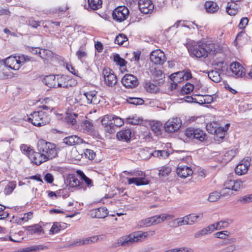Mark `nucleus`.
I'll return each mask as SVG.
<instances>
[{
	"label": "nucleus",
	"instance_id": "nucleus-1",
	"mask_svg": "<svg viewBox=\"0 0 252 252\" xmlns=\"http://www.w3.org/2000/svg\"><path fill=\"white\" fill-rule=\"evenodd\" d=\"M37 150L36 153L31 156L32 162L36 165H39L58 156L56 145L43 139H40L38 141Z\"/></svg>",
	"mask_w": 252,
	"mask_h": 252
},
{
	"label": "nucleus",
	"instance_id": "nucleus-14",
	"mask_svg": "<svg viewBox=\"0 0 252 252\" xmlns=\"http://www.w3.org/2000/svg\"><path fill=\"white\" fill-rule=\"evenodd\" d=\"M151 61L155 64H162L165 61V57L163 52L160 50L153 51L150 55Z\"/></svg>",
	"mask_w": 252,
	"mask_h": 252
},
{
	"label": "nucleus",
	"instance_id": "nucleus-60",
	"mask_svg": "<svg viewBox=\"0 0 252 252\" xmlns=\"http://www.w3.org/2000/svg\"><path fill=\"white\" fill-rule=\"evenodd\" d=\"M249 22V20L247 17H243L240 20L239 24V27L241 29H243L245 28Z\"/></svg>",
	"mask_w": 252,
	"mask_h": 252
},
{
	"label": "nucleus",
	"instance_id": "nucleus-54",
	"mask_svg": "<svg viewBox=\"0 0 252 252\" xmlns=\"http://www.w3.org/2000/svg\"><path fill=\"white\" fill-rule=\"evenodd\" d=\"M151 220L150 218H148L141 220L139 222V225L140 227L150 226L152 225V223L151 222Z\"/></svg>",
	"mask_w": 252,
	"mask_h": 252
},
{
	"label": "nucleus",
	"instance_id": "nucleus-29",
	"mask_svg": "<svg viewBox=\"0 0 252 252\" xmlns=\"http://www.w3.org/2000/svg\"><path fill=\"white\" fill-rule=\"evenodd\" d=\"M65 119L67 123L74 125L76 124L77 121L79 120L78 114L74 112L67 113H66Z\"/></svg>",
	"mask_w": 252,
	"mask_h": 252
},
{
	"label": "nucleus",
	"instance_id": "nucleus-28",
	"mask_svg": "<svg viewBox=\"0 0 252 252\" xmlns=\"http://www.w3.org/2000/svg\"><path fill=\"white\" fill-rule=\"evenodd\" d=\"M102 0H88V9L96 10L101 7Z\"/></svg>",
	"mask_w": 252,
	"mask_h": 252
},
{
	"label": "nucleus",
	"instance_id": "nucleus-49",
	"mask_svg": "<svg viewBox=\"0 0 252 252\" xmlns=\"http://www.w3.org/2000/svg\"><path fill=\"white\" fill-rule=\"evenodd\" d=\"M194 86L190 83H187L185 86H183L182 88V93L185 94H189L193 91Z\"/></svg>",
	"mask_w": 252,
	"mask_h": 252
},
{
	"label": "nucleus",
	"instance_id": "nucleus-10",
	"mask_svg": "<svg viewBox=\"0 0 252 252\" xmlns=\"http://www.w3.org/2000/svg\"><path fill=\"white\" fill-rule=\"evenodd\" d=\"M211 124H207L206 126V128L209 133L211 134H214V139L215 141H218V143H220L222 141L225 134L227 133L226 129H224V128L220 127L217 129H213L210 130L209 127H211Z\"/></svg>",
	"mask_w": 252,
	"mask_h": 252
},
{
	"label": "nucleus",
	"instance_id": "nucleus-52",
	"mask_svg": "<svg viewBox=\"0 0 252 252\" xmlns=\"http://www.w3.org/2000/svg\"><path fill=\"white\" fill-rule=\"evenodd\" d=\"M233 4H234L233 2H228L226 8V12L230 15H235L237 13V10L232 8Z\"/></svg>",
	"mask_w": 252,
	"mask_h": 252
},
{
	"label": "nucleus",
	"instance_id": "nucleus-44",
	"mask_svg": "<svg viewBox=\"0 0 252 252\" xmlns=\"http://www.w3.org/2000/svg\"><path fill=\"white\" fill-rule=\"evenodd\" d=\"M33 54H38L40 57L42 59H46L44 57V55L46 54L47 55L49 54L50 56L51 55L52 53L50 52V51L48 50H44L42 52L36 48H32V51Z\"/></svg>",
	"mask_w": 252,
	"mask_h": 252
},
{
	"label": "nucleus",
	"instance_id": "nucleus-53",
	"mask_svg": "<svg viewBox=\"0 0 252 252\" xmlns=\"http://www.w3.org/2000/svg\"><path fill=\"white\" fill-rule=\"evenodd\" d=\"M238 201L241 202L242 204L248 203L252 202V194L240 197L238 200Z\"/></svg>",
	"mask_w": 252,
	"mask_h": 252
},
{
	"label": "nucleus",
	"instance_id": "nucleus-48",
	"mask_svg": "<svg viewBox=\"0 0 252 252\" xmlns=\"http://www.w3.org/2000/svg\"><path fill=\"white\" fill-rule=\"evenodd\" d=\"M127 40V37L124 34H119L117 35L115 39V43L119 45H122L123 43Z\"/></svg>",
	"mask_w": 252,
	"mask_h": 252
},
{
	"label": "nucleus",
	"instance_id": "nucleus-42",
	"mask_svg": "<svg viewBox=\"0 0 252 252\" xmlns=\"http://www.w3.org/2000/svg\"><path fill=\"white\" fill-rule=\"evenodd\" d=\"M114 61L117 65L121 66H126L127 63L126 61L123 58H122L118 54L114 55Z\"/></svg>",
	"mask_w": 252,
	"mask_h": 252
},
{
	"label": "nucleus",
	"instance_id": "nucleus-2",
	"mask_svg": "<svg viewBox=\"0 0 252 252\" xmlns=\"http://www.w3.org/2000/svg\"><path fill=\"white\" fill-rule=\"evenodd\" d=\"M188 48L192 56L198 58H206L209 55H215L218 50L214 44H207L202 41L190 43Z\"/></svg>",
	"mask_w": 252,
	"mask_h": 252
},
{
	"label": "nucleus",
	"instance_id": "nucleus-41",
	"mask_svg": "<svg viewBox=\"0 0 252 252\" xmlns=\"http://www.w3.org/2000/svg\"><path fill=\"white\" fill-rule=\"evenodd\" d=\"M21 151L25 155H28L31 159V156L36 152H34L30 147L26 145L23 144L20 146Z\"/></svg>",
	"mask_w": 252,
	"mask_h": 252
},
{
	"label": "nucleus",
	"instance_id": "nucleus-46",
	"mask_svg": "<svg viewBox=\"0 0 252 252\" xmlns=\"http://www.w3.org/2000/svg\"><path fill=\"white\" fill-rule=\"evenodd\" d=\"M213 101V97L211 95H205L203 98L199 100L198 104H210Z\"/></svg>",
	"mask_w": 252,
	"mask_h": 252
},
{
	"label": "nucleus",
	"instance_id": "nucleus-25",
	"mask_svg": "<svg viewBox=\"0 0 252 252\" xmlns=\"http://www.w3.org/2000/svg\"><path fill=\"white\" fill-rule=\"evenodd\" d=\"M203 218V213L190 214L185 216V219L187 220L189 223V225H192L193 223L202 220Z\"/></svg>",
	"mask_w": 252,
	"mask_h": 252
},
{
	"label": "nucleus",
	"instance_id": "nucleus-39",
	"mask_svg": "<svg viewBox=\"0 0 252 252\" xmlns=\"http://www.w3.org/2000/svg\"><path fill=\"white\" fill-rule=\"evenodd\" d=\"M33 58L25 55H21L17 58L18 63L23 64L26 62H36Z\"/></svg>",
	"mask_w": 252,
	"mask_h": 252
},
{
	"label": "nucleus",
	"instance_id": "nucleus-38",
	"mask_svg": "<svg viewBox=\"0 0 252 252\" xmlns=\"http://www.w3.org/2000/svg\"><path fill=\"white\" fill-rule=\"evenodd\" d=\"M3 64L11 68L15 63H18L17 57H9L3 61Z\"/></svg>",
	"mask_w": 252,
	"mask_h": 252
},
{
	"label": "nucleus",
	"instance_id": "nucleus-15",
	"mask_svg": "<svg viewBox=\"0 0 252 252\" xmlns=\"http://www.w3.org/2000/svg\"><path fill=\"white\" fill-rule=\"evenodd\" d=\"M138 6L140 11L145 14L152 13L154 9V5L151 0H139Z\"/></svg>",
	"mask_w": 252,
	"mask_h": 252
},
{
	"label": "nucleus",
	"instance_id": "nucleus-12",
	"mask_svg": "<svg viewBox=\"0 0 252 252\" xmlns=\"http://www.w3.org/2000/svg\"><path fill=\"white\" fill-rule=\"evenodd\" d=\"M65 183L71 188H76L78 189H86L83 182L80 181L74 174H69L66 179Z\"/></svg>",
	"mask_w": 252,
	"mask_h": 252
},
{
	"label": "nucleus",
	"instance_id": "nucleus-5",
	"mask_svg": "<svg viewBox=\"0 0 252 252\" xmlns=\"http://www.w3.org/2000/svg\"><path fill=\"white\" fill-rule=\"evenodd\" d=\"M185 135L196 143L203 142L207 139V135L203 130L192 127L186 129Z\"/></svg>",
	"mask_w": 252,
	"mask_h": 252
},
{
	"label": "nucleus",
	"instance_id": "nucleus-45",
	"mask_svg": "<svg viewBox=\"0 0 252 252\" xmlns=\"http://www.w3.org/2000/svg\"><path fill=\"white\" fill-rule=\"evenodd\" d=\"M221 195H223V194H221L218 191H214L210 194L208 200L210 202H214L217 201Z\"/></svg>",
	"mask_w": 252,
	"mask_h": 252
},
{
	"label": "nucleus",
	"instance_id": "nucleus-16",
	"mask_svg": "<svg viewBox=\"0 0 252 252\" xmlns=\"http://www.w3.org/2000/svg\"><path fill=\"white\" fill-rule=\"evenodd\" d=\"M251 159L247 157L246 159H244L242 163H239L235 168V172L238 175H244L247 173L248 169L250 166Z\"/></svg>",
	"mask_w": 252,
	"mask_h": 252
},
{
	"label": "nucleus",
	"instance_id": "nucleus-37",
	"mask_svg": "<svg viewBox=\"0 0 252 252\" xmlns=\"http://www.w3.org/2000/svg\"><path fill=\"white\" fill-rule=\"evenodd\" d=\"M208 76L210 79L215 82L218 83L220 81V74L217 71L211 70L209 71Z\"/></svg>",
	"mask_w": 252,
	"mask_h": 252
},
{
	"label": "nucleus",
	"instance_id": "nucleus-36",
	"mask_svg": "<svg viewBox=\"0 0 252 252\" xmlns=\"http://www.w3.org/2000/svg\"><path fill=\"white\" fill-rule=\"evenodd\" d=\"M152 155L155 157L165 159L168 157L169 153L166 150H156L152 153Z\"/></svg>",
	"mask_w": 252,
	"mask_h": 252
},
{
	"label": "nucleus",
	"instance_id": "nucleus-20",
	"mask_svg": "<svg viewBox=\"0 0 252 252\" xmlns=\"http://www.w3.org/2000/svg\"><path fill=\"white\" fill-rule=\"evenodd\" d=\"M83 140L76 135H70L63 139V143L68 146H74L83 143Z\"/></svg>",
	"mask_w": 252,
	"mask_h": 252
},
{
	"label": "nucleus",
	"instance_id": "nucleus-30",
	"mask_svg": "<svg viewBox=\"0 0 252 252\" xmlns=\"http://www.w3.org/2000/svg\"><path fill=\"white\" fill-rule=\"evenodd\" d=\"M151 130L157 135L161 134L162 124L158 121H153L151 123Z\"/></svg>",
	"mask_w": 252,
	"mask_h": 252
},
{
	"label": "nucleus",
	"instance_id": "nucleus-18",
	"mask_svg": "<svg viewBox=\"0 0 252 252\" xmlns=\"http://www.w3.org/2000/svg\"><path fill=\"white\" fill-rule=\"evenodd\" d=\"M242 186V182L241 180H227L224 184L225 189H231L235 191L239 190Z\"/></svg>",
	"mask_w": 252,
	"mask_h": 252
},
{
	"label": "nucleus",
	"instance_id": "nucleus-17",
	"mask_svg": "<svg viewBox=\"0 0 252 252\" xmlns=\"http://www.w3.org/2000/svg\"><path fill=\"white\" fill-rule=\"evenodd\" d=\"M89 215L93 218L104 219L108 215V211L105 207H99L90 210Z\"/></svg>",
	"mask_w": 252,
	"mask_h": 252
},
{
	"label": "nucleus",
	"instance_id": "nucleus-3",
	"mask_svg": "<svg viewBox=\"0 0 252 252\" xmlns=\"http://www.w3.org/2000/svg\"><path fill=\"white\" fill-rule=\"evenodd\" d=\"M155 234V230L135 232L120 238L118 241V243L119 246H129L135 242L142 241L146 238L153 236Z\"/></svg>",
	"mask_w": 252,
	"mask_h": 252
},
{
	"label": "nucleus",
	"instance_id": "nucleus-8",
	"mask_svg": "<svg viewBox=\"0 0 252 252\" xmlns=\"http://www.w3.org/2000/svg\"><path fill=\"white\" fill-rule=\"evenodd\" d=\"M57 88H68L75 86L77 83L74 79H69L66 76L57 75Z\"/></svg>",
	"mask_w": 252,
	"mask_h": 252
},
{
	"label": "nucleus",
	"instance_id": "nucleus-19",
	"mask_svg": "<svg viewBox=\"0 0 252 252\" xmlns=\"http://www.w3.org/2000/svg\"><path fill=\"white\" fill-rule=\"evenodd\" d=\"M230 69L233 74L238 77H242L245 75V68L238 62H234L231 63Z\"/></svg>",
	"mask_w": 252,
	"mask_h": 252
},
{
	"label": "nucleus",
	"instance_id": "nucleus-62",
	"mask_svg": "<svg viewBox=\"0 0 252 252\" xmlns=\"http://www.w3.org/2000/svg\"><path fill=\"white\" fill-rule=\"evenodd\" d=\"M178 226L184 225H189L187 220L185 219V216L183 218L176 219Z\"/></svg>",
	"mask_w": 252,
	"mask_h": 252
},
{
	"label": "nucleus",
	"instance_id": "nucleus-9",
	"mask_svg": "<svg viewBox=\"0 0 252 252\" xmlns=\"http://www.w3.org/2000/svg\"><path fill=\"white\" fill-rule=\"evenodd\" d=\"M181 126L182 122L180 118H173L165 124L164 129L166 132L172 133L178 130Z\"/></svg>",
	"mask_w": 252,
	"mask_h": 252
},
{
	"label": "nucleus",
	"instance_id": "nucleus-24",
	"mask_svg": "<svg viewBox=\"0 0 252 252\" xmlns=\"http://www.w3.org/2000/svg\"><path fill=\"white\" fill-rule=\"evenodd\" d=\"M131 131L130 129H122L117 133V138L119 140L128 142L130 141Z\"/></svg>",
	"mask_w": 252,
	"mask_h": 252
},
{
	"label": "nucleus",
	"instance_id": "nucleus-58",
	"mask_svg": "<svg viewBox=\"0 0 252 252\" xmlns=\"http://www.w3.org/2000/svg\"><path fill=\"white\" fill-rule=\"evenodd\" d=\"M82 126L84 129L86 130L87 131H89L93 129V125L91 122L88 121H85L83 123Z\"/></svg>",
	"mask_w": 252,
	"mask_h": 252
},
{
	"label": "nucleus",
	"instance_id": "nucleus-7",
	"mask_svg": "<svg viewBox=\"0 0 252 252\" xmlns=\"http://www.w3.org/2000/svg\"><path fill=\"white\" fill-rule=\"evenodd\" d=\"M102 74L104 79L105 84L108 87H113L117 83V76L113 72L109 69L104 68L103 69Z\"/></svg>",
	"mask_w": 252,
	"mask_h": 252
},
{
	"label": "nucleus",
	"instance_id": "nucleus-61",
	"mask_svg": "<svg viewBox=\"0 0 252 252\" xmlns=\"http://www.w3.org/2000/svg\"><path fill=\"white\" fill-rule=\"evenodd\" d=\"M76 55L80 60H81L83 58H86L87 56V54L85 51L81 50V47L77 51Z\"/></svg>",
	"mask_w": 252,
	"mask_h": 252
},
{
	"label": "nucleus",
	"instance_id": "nucleus-43",
	"mask_svg": "<svg viewBox=\"0 0 252 252\" xmlns=\"http://www.w3.org/2000/svg\"><path fill=\"white\" fill-rule=\"evenodd\" d=\"M126 101L128 103L135 105H141L143 104L144 102V100L141 98L130 97H128L126 99Z\"/></svg>",
	"mask_w": 252,
	"mask_h": 252
},
{
	"label": "nucleus",
	"instance_id": "nucleus-32",
	"mask_svg": "<svg viewBox=\"0 0 252 252\" xmlns=\"http://www.w3.org/2000/svg\"><path fill=\"white\" fill-rule=\"evenodd\" d=\"M162 76L163 74L161 70L155 69L153 73L154 81L158 82V84H163L164 80Z\"/></svg>",
	"mask_w": 252,
	"mask_h": 252
},
{
	"label": "nucleus",
	"instance_id": "nucleus-33",
	"mask_svg": "<svg viewBox=\"0 0 252 252\" xmlns=\"http://www.w3.org/2000/svg\"><path fill=\"white\" fill-rule=\"evenodd\" d=\"M25 230L29 234L40 233L43 230L41 226L38 224L27 226Z\"/></svg>",
	"mask_w": 252,
	"mask_h": 252
},
{
	"label": "nucleus",
	"instance_id": "nucleus-22",
	"mask_svg": "<svg viewBox=\"0 0 252 252\" xmlns=\"http://www.w3.org/2000/svg\"><path fill=\"white\" fill-rule=\"evenodd\" d=\"M84 95L86 97L88 104H96L99 100L97 96V93L95 91H90L85 93Z\"/></svg>",
	"mask_w": 252,
	"mask_h": 252
},
{
	"label": "nucleus",
	"instance_id": "nucleus-56",
	"mask_svg": "<svg viewBox=\"0 0 252 252\" xmlns=\"http://www.w3.org/2000/svg\"><path fill=\"white\" fill-rule=\"evenodd\" d=\"M91 243V242L90 241V237H88L82 240L76 241L74 243L73 245L76 246H81L82 245H87Z\"/></svg>",
	"mask_w": 252,
	"mask_h": 252
},
{
	"label": "nucleus",
	"instance_id": "nucleus-57",
	"mask_svg": "<svg viewBox=\"0 0 252 252\" xmlns=\"http://www.w3.org/2000/svg\"><path fill=\"white\" fill-rule=\"evenodd\" d=\"M228 235V232L227 231H222L218 232L215 234V236L217 238H220L222 239H225L226 236Z\"/></svg>",
	"mask_w": 252,
	"mask_h": 252
},
{
	"label": "nucleus",
	"instance_id": "nucleus-4",
	"mask_svg": "<svg viewBox=\"0 0 252 252\" xmlns=\"http://www.w3.org/2000/svg\"><path fill=\"white\" fill-rule=\"evenodd\" d=\"M28 121L36 126H45L50 123V118L44 111H34L28 118Z\"/></svg>",
	"mask_w": 252,
	"mask_h": 252
},
{
	"label": "nucleus",
	"instance_id": "nucleus-31",
	"mask_svg": "<svg viewBox=\"0 0 252 252\" xmlns=\"http://www.w3.org/2000/svg\"><path fill=\"white\" fill-rule=\"evenodd\" d=\"M204 6L206 11L209 13H214L219 9L217 3L212 1H206L205 3Z\"/></svg>",
	"mask_w": 252,
	"mask_h": 252
},
{
	"label": "nucleus",
	"instance_id": "nucleus-21",
	"mask_svg": "<svg viewBox=\"0 0 252 252\" xmlns=\"http://www.w3.org/2000/svg\"><path fill=\"white\" fill-rule=\"evenodd\" d=\"M177 173L180 177L186 178L191 175L193 173V171L190 167L186 165H181L177 167Z\"/></svg>",
	"mask_w": 252,
	"mask_h": 252
},
{
	"label": "nucleus",
	"instance_id": "nucleus-50",
	"mask_svg": "<svg viewBox=\"0 0 252 252\" xmlns=\"http://www.w3.org/2000/svg\"><path fill=\"white\" fill-rule=\"evenodd\" d=\"M84 155L86 158L90 160H93L95 157V153L93 150L91 149H86L84 150Z\"/></svg>",
	"mask_w": 252,
	"mask_h": 252
},
{
	"label": "nucleus",
	"instance_id": "nucleus-35",
	"mask_svg": "<svg viewBox=\"0 0 252 252\" xmlns=\"http://www.w3.org/2000/svg\"><path fill=\"white\" fill-rule=\"evenodd\" d=\"M169 77L174 83H180L183 80V71L172 73L170 75Z\"/></svg>",
	"mask_w": 252,
	"mask_h": 252
},
{
	"label": "nucleus",
	"instance_id": "nucleus-55",
	"mask_svg": "<svg viewBox=\"0 0 252 252\" xmlns=\"http://www.w3.org/2000/svg\"><path fill=\"white\" fill-rule=\"evenodd\" d=\"M61 223L60 222H55L54 223L50 231L52 234L57 233L61 230Z\"/></svg>",
	"mask_w": 252,
	"mask_h": 252
},
{
	"label": "nucleus",
	"instance_id": "nucleus-11",
	"mask_svg": "<svg viewBox=\"0 0 252 252\" xmlns=\"http://www.w3.org/2000/svg\"><path fill=\"white\" fill-rule=\"evenodd\" d=\"M123 85L127 88H133L139 84L137 77L131 74H126L122 79Z\"/></svg>",
	"mask_w": 252,
	"mask_h": 252
},
{
	"label": "nucleus",
	"instance_id": "nucleus-51",
	"mask_svg": "<svg viewBox=\"0 0 252 252\" xmlns=\"http://www.w3.org/2000/svg\"><path fill=\"white\" fill-rule=\"evenodd\" d=\"M209 233V232L208 231V229L206 227L195 233L194 234V237L195 238H200Z\"/></svg>",
	"mask_w": 252,
	"mask_h": 252
},
{
	"label": "nucleus",
	"instance_id": "nucleus-63",
	"mask_svg": "<svg viewBox=\"0 0 252 252\" xmlns=\"http://www.w3.org/2000/svg\"><path fill=\"white\" fill-rule=\"evenodd\" d=\"M183 75L184 76L183 80H188L192 78V75L189 70H183Z\"/></svg>",
	"mask_w": 252,
	"mask_h": 252
},
{
	"label": "nucleus",
	"instance_id": "nucleus-59",
	"mask_svg": "<svg viewBox=\"0 0 252 252\" xmlns=\"http://www.w3.org/2000/svg\"><path fill=\"white\" fill-rule=\"evenodd\" d=\"M171 172V169L169 167H163L159 170V175L161 176H168Z\"/></svg>",
	"mask_w": 252,
	"mask_h": 252
},
{
	"label": "nucleus",
	"instance_id": "nucleus-23",
	"mask_svg": "<svg viewBox=\"0 0 252 252\" xmlns=\"http://www.w3.org/2000/svg\"><path fill=\"white\" fill-rule=\"evenodd\" d=\"M57 75H49L46 76L43 80L45 85L50 88H57Z\"/></svg>",
	"mask_w": 252,
	"mask_h": 252
},
{
	"label": "nucleus",
	"instance_id": "nucleus-26",
	"mask_svg": "<svg viewBox=\"0 0 252 252\" xmlns=\"http://www.w3.org/2000/svg\"><path fill=\"white\" fill-rule=\"evenodd\" d=\"M128 184H135L136 186L146 185L149 184V181L144 177L130 178L128 179Z\"/></svg>",
	"mask_w": 252,
	"mask_h": 252
},
{
	"label": "nucleus",
	"instance_id": "nucleus-13",
	"mask_svg": "<svg viewBox=\"0 0 252 252\" xmlns=\"http://www.w3.org/2000/svg\"><path fill=\"white\" fill-rule=\"evenodd\" d=\"M102 125L104 126L106 131L109 133H113L115 131V121H114V116H105L101 120Z\"/></svg>",
	"mask_w": 252,
	"mask_h": 252
},
{
	"label": "nucleus",
	"instance_id": "nucleus-27",
	"mask_svg": "<svg viewBox=\"0 0 252 252\" xmlns=\"http://www.w3.org/2000/svg\"><path fill=\"white\" fill-rule=\"evenodd\" d=\"M155 83L153 84L150 81L146 82L144 85L145 90L151 93H156L159 90L158 86L160 84H158L157 82H155Z\"/></svg>",
	"mask_w": 252,
	"mask_h": 252
},
{
	"label": "nucleus",
	"instance_id": "nucleus-40",
	"mask_svg": "<svg viewBox=\"0 0 252 252\" xmlns=\"http://www.w3.org/2000/svg\"><path fill=\"white\" fill-rule=\"evenodd\" d=\"M16 187L15 182H9L4 189V193L5 195L10 194L12 192Z\"/></svg>",
	"mask_w": 252,
	"mask_h": 252
},
{
	"label": "nucleus",
	"instance_id": "nucleus-6",
	"mask_svg": "<svg viewBox=\"0 0 252 252\" xmlns=\"http://www.w3.org/2000/svg\"><path fill=\"white\" fill-rule=\"evenodd\" d=\"M129 14L128 9L125 6H119L113 11V19L117 22H122L126 20Z\"/></svg>",
	"mask_w": 252,
	"mask_h": 252
},
{
	"label": "nucleus",
	"instance_id": "nucleus-64",
	"mask_svg": "<svg viewBox=\"0 0 252 252\" xmlns=\"http://www.w3.org/2000/svg\"><path fill=\"white\" fill-rule=\"evenodd\" d=\"M228 224L229 223L227 221H220L217 223V225L218 226L217 228H218L219 230L221 229L222 228L227 227Z\"/></svg>",
	"mask_w": 252,
	"mask_h": 252
},
{
	"label": "nucleus",
	"instance_id": "nucleus-34",
	"mask_svg": "<svg viewBox=\"0 0 252 252\" xmlns=\"http://www.w3.org/2000/svg\"><path fill=\"white\" fill-rule=\"evenodd\" d=\"M150 218L151 220V222L152 223V225H155L167 219V216L163 214L150 217Z\"/></svg>",
	"mask_w": 252,
	"mask_h": 252
},
{
	"label": "nucleus",
	"instance_id": "nucleus-47",
	"mask_svg": "<svg viewBox=\"0 0 252 252\" xmlns=\"http://www.w3.org/2000/svg\"><path fill=\"white\" fill-rule=\"evenodd\" d=\"M78 173L79 174L81 179L84 181V182L88 187L93 186V182L91 179L87 177L81 171H78Z\"/></svg>",
	"mask_w": 252,
	"mask_h": 252
}]
</instances>
